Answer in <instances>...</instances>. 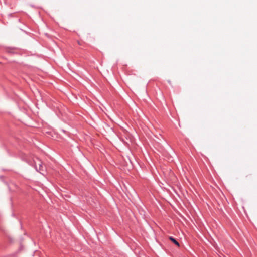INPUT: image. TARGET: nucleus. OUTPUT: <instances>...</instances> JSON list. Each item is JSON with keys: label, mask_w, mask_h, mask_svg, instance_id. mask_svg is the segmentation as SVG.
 I'll use <instances>...</instances> for the list:
<instances>
[{"label": "nucleus", "mask_w": 257, "mask_h": 257, "mask_svg": "<svg viewBox=\"0 0 257 257\" xmlns=\"http://www.w3.org/2000/svg\"><path fill=\"white\" fill-rule=\"evenodd\" d=\"M169 239L171 240L174 244L177 246H179V243L172 237H169Z\"/></svg>", "instance_id": "2"}, {"label": "nucleus", "mask_w": 257, "mask_h": 257, "mask_svg": "<svg viewBox=\"0 0 257 257\" xmlns=\"http://www.w3.org/2000/svg\"><path fill=\"white\" fill-rule=\"evenodd\" d=\"M34 161L35 164V168L36 170L38 171L43 170V166L41 161L38 158H36V159L34 160Z\"/></svg>", "instance_id": "1"}]
</instances>
